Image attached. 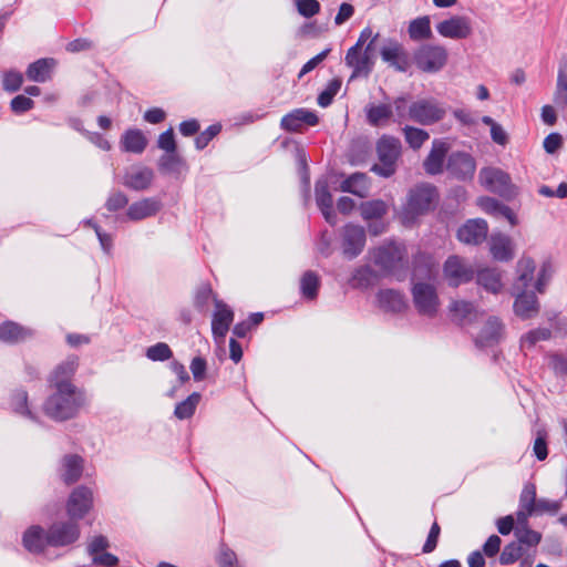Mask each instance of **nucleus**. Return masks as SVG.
Returning a JSON list of instances; mask_svg holds the SVG:
<instances>
[{
	"instance_id": "1",
	"label": "nucleus",
	"mask_w": 567,
	"mask_h": 567,
	"mask_svg": "<svg viewBox=\"0 0 567 567\" xmlns=\"http://www.w3.org/2000/svg\"><path fill=\"white\" fill-rule=\"evenodd\" d=\"M411 274V295L417 312L422 316L434 317L437 313L440 300L434 285L416 280H431L435 277V264L433 258L419 251L413 257Z\"/></svg>"
},
{
	"instance_id": "2",
	"label": "nucleus",
	"mask_w": 567,
	"mask_h": 567,
	"mask_svg": "<svg viewBox=\"0 0 567 567\" xmlns=\"http://www.w3.org/2000/svg\"><path fill=\"white\" fill-rule=\"evenodd\" d=\"M52 392L43 403V412L50 419L62 422L78 415L86 403L85 392L73 383L50 385Z\"/></svg>"
},
{
	"instance_id": "3",
	"label": "nucleus",
	"mask_w": 567,
	"mask_h": 567,
	"mask_svg": "<svg viewBox=\"0 0 567 567\" xmlns=\"http://www.w3.org/2000/svg\"><path fill=\"white\" fill-rule=\"evenodd\" d=\"M372 261L385 275L393 276L398 281L408 276V250L403 244L388 241L370 251Z\"/></svg>"
},
{
	"instance_id": "4",
	"label": "nucleus",
	"mask_w": 567,
	"mask_h": 567,
	"mask_svg": "<svg viewBox=\"0 0 567 567\" xmlns=\"http://www.w3.org/2000/svg\"><path fill=\"white\" fill-rule=\"evenodd\" d=\"M439 199L437 188L430 183H421L410 189L406 203L402 207L404 224L413 223L419 216L427 213Z\"/></svg>"
},
{
	"instance_id": "5",
	"label": "nucleus",
	"mask_w": 567,
	"mask_h": 567,
	"mask_svg": "<svg viewBox=\"0 0 567 567\" xmlns=\"http://www.w3.org/2000/svg\"><path fill=\"white\" fill-rule=\"evenodd\" d=\"M401 153L402 144L398 137L386 134L382 135L377 142L379 163L374 164L371 171L381 177H391L396 172Z\"/></svg>"
},
{
	"instance_id": "6",
	"label": "nucleus",
	"mask_w": 567,
	"mask_h": 567,
	"mask_svg": "<svg viewBox=\"0 0 567 567\" xmlns=\"http://www.w3.org/2000/svg\"><path fill=\"white\" fill-rule=\"evenodd\" d=\"M478 182L487 192L504 199L509 200L517 195V187L512 183L511 175L498 167H482L478 172Z\"/></svg>"
},
{
	"instance_id": "7",
	"label": "nucleus",
	"mask_w": 567,
	"mask_h": 567,
	"mask_svg": "<svg viewBox=\"0 0 567 567\" xmlns=\"http://www.w3.org/2000/svg\"><path fill=\"white\" fill-rule=\"evenodd\" d=\"M447 50L440 44H422L413 54L414 64L425 73H437L447 63Z\"/></svg>"
},
{
	"instance_id": "8",
	"label": "nucleus",
	"mask_w": 567,
	"mask_h": 567,
	"mask_svg": "<svg viewBox=\"0 0 567 567\" xmlns=\"http://www.w3.org/2000/svg\"><path fill=\"white\" fill-rule=\"evenodd\" d=\"M445 109L434 99H419L409 104V120L420 125H433L444 118Z\"/></svg>"
},
{
	"instance_id": "9",
	"label": "nucleus",
	"mask_w": 567,
	"mask_h": 567,
	"mask_svg": "<svg viewBox=\"0 0 567 567\" xmlns=\"http://www.w3.org/2000/svg\"><path fill=\"white\" fill-rule=\"evenodd\" d=\"M477 168L475 157L465 151H453L449 154L445 171L447 175L458 182L468 183L474 179Z\"/></svg>"
},
{
	"instance_id": "10",
	"label": "nucleus",
	"mask_w": 567,
	"mask_h": 567,
	"mask_svg": "<svg viewBox=\"0 0 567 567\" xmlns=\"http://www.w3.org/2000/svg\"><path fill=\"white\" fill-rule=\"evenodd\" d=\"M49 545L53 548L72 546L80 539L81 528L76 519L56 520L49 528Z\"/></svg>"
},
{
	"instance_id": "11",
	"label": "nucleus",
	"mask_w": 567,
	"mask_h": 567,
	"mask_svg": "<svg viewBox=\"0 0 567 567\" xmlns=\"http://www.w3.org/2000/svg\"><path fill=\"white\" fill-rule=\"evenodd\" d=\"M367 233L363 226L348 223L341 231V249L343 256L351 260L357 258L364 249Z\"/></svg>"
},
{
	"instance_id": "12",
	"label": "nucleus",
	"mask_w": 567,
	"mask_h": 567,
	"mask_svg": "<svg viewBox=\"0 0 567 567\" xmlns=\"http://www.w3.org/2000/svg\"><path fill=\"white\" fill-rule=\"evenodd\" d=\"M437 33L447 39L464 40L472 35V20L467 16L454 14L435 25Z\"/></svg>"
},
{
	"instance_id": "13",
	"label": "nucleus",
	"mask_w": 567,
	"mask_h": 567,
	"mask_svg": "<svg viewBox=\"0 0 567 567\" xmlns=\"http://www.w3.org/2000/svg\"><path fill=\"white\" fill-rule=\"evenodd\" d=\"M93 507V492L86 486L75 487L68 501H66V513L71 519H82Z\"/></svg>"
},
{
	"instance_id": "14",
	"label": "nucleus",
	"mask_w": 567,
	"mask_h": 567,
	"mask_svg": "<svg viewBox=\"0 0 567 567\" xmlns=\"http://www.w3.org/2000/svg\"><path fill=\"white\" fill-rule=\"evenodd\" d=\"M443 272L451 287H458L462 284H467L475 275L473 267L456 255L450 256L445 260L443 265Z\"/></svg>"
},
{
	"instance_id": "15",
	"label": "nucleus",
	"mask_w": 567,
	"mask_h": 567,
	"mask_svg": "<svg viewBox=\"0 0 567 567\" xmlns=\"http://www.w3.org/2000/svg\"><path fill=\"white\" fill-rule=\"evenodd\" d=\"M380 55L383 62L399 72H406L410 66L409 54L404 47L395 39L384 40L380 49Z\"/></svg>"
},
{
	"instance_id": "16",
	"label": "nucleus",
	"mask_w": 567,
	"mask_h": 567,
	"mask_svg": "<svg viewBox=\"0 0 567 567\" xmlns=\"http://www.w3.org/2000/svg\"><path fill=\"white\" fill-rule=\"evenodd\" d=\"M449 144L441 138L432 142L431 150L423 161V168L427 175L436 176L445 171V162L449 156Z\"/></svg>"
},
{
	"instance_id": "17",
	"label": "nucleus",
	"mask_w": 567,
	"mask_h": 567,
	"mask_svg": "<svg viewBox=\"0 0 567 567\" xmlns=\"http://www.w3.org/2000/svg\"><path fill=\"white\" fill-rule=\"evenodd\" d=\"M535 289L532 290H511V293L515 297L514 312L517 317L523 320L534 318L539 311V302L535 295Z\"/></svg>"
},
{
	"instance_id": "18",
	"label": "nucleus",
	"mask_w": 567,
	"mask_h": 567,
	"mask_svg": "<svg viewBox=\"0 0 567 567\" xmlns=\"http://www.w3.org/2000/svg\"><path fill=\"white\" fill-rule=\"evenodd\" d=\"M154 181V171L148 166H132L124 173L122 184L132 190L143 192Z\"/></svg>"
},
{
	"instance_id": "19",
	"label": "nucleus",
	"mask_w": 567,
	"mask_h": 567,
	"mask_svg": "<svg viewBox=\"0 0 567 567\" xmlns=\"http://www.w3.org/2000/svg\"><path fill=\"white\" fill-rule=\"evenodd\" d=\"M488 234V225L482 218L468 219L457 229V239L466 245H480Z\"/></svg>"
},
{
	"instance_id": "20",
	"label": "nucleus",
	"mask_w": 567,
	"mask_h": 567,
	"mask_svg": "<svg viewBox=\"0 0 567 567\" xmlns=\"http://www.w3.org/2000/svg\"><path fill=\"white\" fill-rule=\"evenodd\" d=\"M318 122L316 112L300 107L287 113L280 121V127L286 132H299L303 125L315 126Z\"/></svg>"
},
{
	"instance_id": "21",
	"label": "nucleus",
	"mask_w": 567,
	"mask_h": 567,
	"mask_svg": "<svg viewBox=\"0 0 567 567\" xmlns=\"http://www.w3.org/2000/svg\"><path fill=\"white\" fill-rule=\"evenodd\" d=\"M344 62L352 70L351 79L368 78L374 68V61L362 52V48L355 45L348 49Z\"/></svg>"
},
{
	"instance_id": "22",
	"label": "nucleus",
	"mask_w": 567,
	"mask_h": 567,
	"mask_svg": "<svg viewBox=\"0 0 567 567\" xmlns=\"http://www.w3.org/2000/svg\"><path fill=\"white\" fill-rule=\"evenodd\" d=\"M22 545L31 554H43L49 545V533L41 525H32L22 535Z\"/></svg>"
},
{
	"instance_id": "23",
	"label": "nucleus",
	"mask_w": 567,
	"mask_h": 567,
	"mask_svg": "<svg viewBox=\"0 0 567 567\" xmlns=\"http://www.w3.org/2000/svg\"><path fill=\"white\" fill-rule=\"evenodd\" d=\"M536 270V264L530 257L523 256L516 265V279L513 282L511 290H530L534 289V275Z\"/></svg>"
},
{
	"instance_id": "24",
	"label": "nucleus",
	"mask_w": 567,
	"mask_h": 567,
	"mask_svg": "<svg viewBox=\"0 0 567 567\" xmlns=\"http://www.w3.org/2000/svg\"><path fill=\"white\" fill-rule=\"evenodd\" d=\"M215 308L212 319V332L215 338H224L234 321V311L217 298H215Z\"/></svg>"
},
{
	"instance_id": "25",
	"label": "nucleus",
	"mask_w": 567,
	"mask_h": 567,
	"mask_svg": "<svg viewBox=\"0 0 567 567\" xmlns=\"http://www.w3.org/2000/svg\"><path fill=\"white\" fill-rule=\"evenodd\" d=\"M504 334V326L496 317H491L475 338V344L478 348H487L497 344Z\"/></svg>"
},
{
	"instance_id": "26",
	"label": "nucleus",
	"mask_w": 567,
	"mask_h": 567,
	"mask_svg": "<svg viewBox=\"0 0 567 567\" xmlns=\"http://www.w3.org/2000/svg\"><path fill=\"white\" fill-rule=\"evenodd\" d=\"M162 208V203L154 197L143 198L131 204L126 210V218L138 221L155 216Z\"/></svg>"
},
{
	"instance_id": "27",
	"label": "nucleus",
	"mask_w": 567,
	"mask_h": 567,
	"mask_svg": "<svg viewBox=\"0 0 567 567\" xmlns=\"http://www.w3.org/2000/svg\"><path fill=\"white\" fill-rule=\"evenodd\" d=\"M489 251L497 261H508L514 257V244L508 235L494 233L489 237Z\"/></svg>"
},
{
	"instance_id": "28",
	"label": "nucleus",
	"mask_w": 567,
	"mask_h": 567,
	"mask_svg": "<svg viewBox=\"0 0 567 567\" xmlns=\"http://www.w3.org/2000/svg\"><path fill=\"white\" fill-rule=\"evenodd\" d=\"M34 336V330L18 322L7 320L0 324V340L6 343H19Z\"/></svg>"
},
{
	"instance_id": "29",
	"label": "nucleus",
	"mask_w": 567,
	"mask_h": 567,
	"mask_svg": "<svg viewBox=\"0 0 567 567\" xmlns=\"http://www.w3.org/2000/svg\"><path fill=\"white\" fill-rule=\"evenodd\" d=\"M477 206L491 216L506 218L512 226L517 224V217L511 207L501 203L496 198L482 196L477 199Z\"/></svg>"
},
{
	"instance_id": "30",
	"label": "nucleus",
	"mask_w": 567,
	"mask_h": 567,
	"mask_svg": "<svg viewBox=\"0 0 567 567\" xmlns=\"http://www.w3.org/2000/svg\"><path fill=\"white\" fill-rule=\"evenodd\" d=\"M379 307L385 311L398 313L406 309L405 296L395 289H381L377 293Z\"/></svg>"
},
{
	"instance_id": "31",
	"label": "nucleus",
	"mask_w": 567,
	"mask_h": 567,
	"mask_svg": "<svg viewBox=\"0 0 567 567\" xmlns=\"http://www.w3.org/2000/svg\"><path fill=\"white\" fill-rule=\"evenodd\" d=\"M79 368V357L76 354L68 355L52 371L50 377V385H59L60 383H72V377Z\"/></svg>"
},
{
	"instance_id": "32",
	"label": "nucleus",
	"mask_w": 567,
	"mask_h": 567,
	"mask_svg": "<svg viewBox=\"0 0 567 567\" xmlns=\"http://www.w3.org/2000/svg\"><path fill=\"white\" fill-rule=\"evenodd\" d=\"M83 460L76 454L65 455L61 461V478L66 484L75 483L82 475Z\"/></svg>"
},
{
	"instance_id": "33",
	"label": "nucleus",
	"mask_w": 567,
	"mask_h": 567,
	"mask_svg": "<svg viewBox=\"0 0 567 567\" xmlns=\"http://www.w3.org/2000/svg\"><path fill=\"white\" fill-rule=\"evenodd\" d=\"M54 66V59L42 58L29 64L25 75L30 81L43 83L51 78V72Z\"/></svg>"
},
{
	"instance_id": "34",
	"label": "nucleus",
	"mask_w": 567,
	"mask_h": 567,
	"mask_svg": "<svg viewBox=\"0 0 567 567\" xmlns=\"http://www.w3.org/2000/svg\"><path fill=\"white\" fill-rule=\"evenodd\" d=\"M121 145L125 152L142 154L147 146V140L141 130L128 128L122 135Z\"/></svg>"
},
{
	"instance_id": "35",
	"label": "nucleus",
	"mask_w": 567,
	"mask_h": 567,
	"mask_svg": "<svg viewBox=\"0 0 567 567\" xmlns=\"http://www.w3.org/2000/svg\"><path fill=\"white\" fill-rule=\"evenodd\" d=\"M340 188L358 197H365L369 190L368 176L364 173H353L341 182Z\"/></svg>"
},
{
	"instance_id": "36",
	"label": "nucleus",
	"mask_w": 567,
	"mask_h": 567,
	"mask_svg": "<svg viewBox=\"0 0 567 567\" xmlns=\"http://www.w3.org/2000/svg\"><path fill=\"white\" fill-rule=\"evenodd\" d=\"M379 281V274L369 265L357 268L351 278L350 285L358 289H368Z\"/></svg>"
},
{
	"instance_id": "37",
	"label": "nucleus",
	"mask_w": 567,
	"mask_h": 567,
	"mask_svg": "<svg viewBox=\"0 0 567 567\" xmlns=\"http://www.w3.org/2000/svg\"><path fill=\"white\" fill-rule=\"evenodd\" d=\"M553 103L560 111L567 110V62L561 63L558 68Z\"/></svg>"
},
{
	"instance_id": "38",
	"label": "nucleus",
	"mask_w": 567,
	"mask_h": 567,
	"mask_svg": "<svg viewBox=\"0 0 567 567\" xmlns=\"http://www.w3.org/2000/svg\"><path fill=\"white\" fill-rule=\"evenodd\" d=\"M476 281L485 290L497 293L502 290V274L496 268H483L477 271Z\"/></svg>"
},
{
	"instance_id": "39",
	"label": "nucleus",
	"mask_w": 567,
	"mask_h": 567,
	"mask_svg": "<svg viewBox=\"0 0 567 567\" xmlns=\"http://www.w3.org/2000/svg\"><path fill=\"white\" fill-rule=\"evenodd\" d=\"M11 410L33 422H39L38 416L29 409L28 405V393L23 389H17L12 392L10 398Z\"/></svg>"
},
{
	"instance_id": "40",
	"label": "nucleus",
	"mask_w": 567,
	"mask_h": 567,
	"mask_svg": "<svg viewBox=\"0 0 567 567\" xmlns=\"http://www.w3.org/2000/svg\"><path fill=\"white\" fill-rule=\"evenodd\" d=\"M389 213L388 204L382 199H372L361 203L360 214L363 220L383 219Z\"/></svg>"
},
{
	"instance_id": "41",
	"label": "nucleus",
	"mask_w": 567,
	"mask_h": 567,
	"mask_svg": "<svg viewBox=\"0 0 567 567\" xmlns=\"http://www.w3.org/2000/svg\"><path fill=\"white\" fill-rule=\"evenodd\" d=\"M392 114L390 104H370L365 107L367 121L372 126H381L391 118Z\"/></svg>"
},
{
	"instance_id": "42",
	"label": "nucleus",
	"mask_w": 567,
	"mask_h": 567,
	"mask_svg": "<svg viewBox=\"0 0 567 567\" xmlns=\"http://www.w3.org/2000/svg\"><path fill=\"white\" fill-rule=\"evenodd\" d=\"M408 33L413 41L430 39L432 37L430 17L423 16L412 20L409 24Z\"/></svg>"
},
{
	"instance_id": "43",
	"label": "nucleus",
	"mask_w": 567,
	"mask_h": 567,
	"mask_svg": "<svg viewBox=\"0 0 567 567\" xmlns=\"http://www.w3.org/2000/svg\"><path fill=\"white\" fill-rule=\"evenodd\" d=\"M450 311L453 320L457 321L460 324L472 321L476 316L475 306L464 300L453 301L450 306Z\"/></svg>"
},
{
	"instance_id": "44",
	"label": "nucleus",
	"mask_w": 567,
	"mask_h": 567,
	"mask_svg": "<svg viewBox=\"0 0 567 567\" xmlns=\"http://www.w3.org/2000/svg\"><path fill=\"white\" fill-rule=\"evenodd\" d=\"M157 166L164 174H175L179 173L182 167L185 166V161L178 152L164 153L158 158Z\"/></svg>"
},
{
	"instance_id": "45",
	"label": "nucleus",
	"mask_w": 567,
	"mask_h": 567,
	"mask_svg": "<svg viewBox=\"0 0 567 567\" xmlns=\"http://www.w3.org/2000/svg\"><path fill=\"white\" fill-rule=\"evenodd\" d=\"M320 286L319 276L312 271H306L300 280V292L307 300H313L318 296V289Z\"/></svg>"
},
{
	"instance_id": "46",
	"label": "nucleus",
	"mask_w": 567,
	"mask_h": 567,
	"mask_svg": "<svg viewBox=\"0 0 567 567\" xmlns=\"http://www.w3.org/2000/svg\"><path fill=\"white\" fill-rule=\"evenodd\" d=\"M202 399L200 393L193 392L182 402H178L174 410V415L179 420H186L194 415L197 405Z\"/></svg>"
},
{
	"instance_id": "47",
	"label": "nucleus",
	"mask_w": 567,
	"mask_h": 567,
	"mask_svg": "<svg viewBox=\"0 0 567 567\" xmlns=\"http://www.w3.org/2000/svg\"><path fill=\"white\" fill-rule=\"evenodd\" d=\"M405 142L413 150H419L430 138V134L423 130L411 125L402 128Z\"/></svg>"
},
{
	"instance_id": "48",
	"label": "nucleus",
	"mask_w": 567,
	"mask_h": 567,
	"mask_svg": "<svg viewBox=\"0 0 567 567\" xmlns=\"http://www.w3.org/2000/svg\"><path fill=\"white\" fill-rule=\"evenodd\" d=\"M216 296L213 292L212 286L208 282L200 284L194 296V306L199 312H205L208 308L210 299L215 300Z\"/></svg>"
},
{
	"instance_id": "49",
	"label": "nucleus",
	"mask_w": 567,
	"mask_h": 567,
	"mask_svg": "<svg viewBox=\"0 0 567 567\" xmlns=\"http://www.w3.org/2000/svg\"><path fill=\"white\" fill-rule=\"evenodd\" d=\"M316 203L318 208H331L333 206L332 195L326 179H319L315 185Z\"/></svg>"
},
{
	"instance_id": "50",
	"label": "nucleus",
	"mask_w": 567,
	"mask_h": 567,
	"mask_svg": "<svg viewBox=\"0 0 567 567\" xmlns=\"http://www.w3.org/2000/svg\"><path fill=\"white\" fill-rule=\"evenodd\" d=\"M523 555V547L517 542H511L503 548L499 555V564L503 566L513 565L520 559Z\"/></svg>"
},
{
	"instance_id": "51",
	"label": "nucleus",
	"mask_w": 567,
	"mask_h": 567,
	"mask_svg": "<svg viewBox=\"0 0 567 567\" xmlns=\"http://www.w3.org/2000/svg\"><path fill=\"white\" fill-rule=\"evenodd\" d=\"M551 337V330L548 328H536L529 330L520 338L522 348H533L537 342L549 340Z\"/></svg>"
},
{
	"instance_id": "52",
	"label": "nucleus",
	"mask_w": 567,
	"mask_h": 567,
	"mask_svg": "<svg viewBox=\"0 0 567 567\" xmlns=\"http://www.w3.org/2000/svg\"><path fill=\"white\" fill-rule=\"evenodd\" d=\"M146 358L153 362H164L173 358V351L165 342H157L146 349Z\"/></svg>"
},
{
	"instance_id": "53",
	"label": "nucleus",
	"mask_w": 567,
	"mask_h": 567,
	"mask_svg": "<svg viewBox=\"0 0 567 567\" xmlns=\"http://www.w3.org/2000/svg\"><path fill=\"white\" fill-rule=\"evenodd\" d=\"M341 87V81L339 79H332L327 84L326 89L318 95L317 102L321 107H328L333 97L338 94Z\"/></svg>"
},
{
	"instance_id": "54",
	"label": "nucleus",
	"mask_w": 567,
	"mask_h": 567,
	"mask_svg": "<svg viewBox=\"0 0 567 567\" xmlns=\"http://www.w3.org/2000/svg\"><path fill=\"white\" fill-rule=\"evenodd\" d=\"M536 507V489L534 485L525 486L519 496L518 508L527 509V514H534Z\"/></svg>"
},
{
	"instance_id": "55",
	"label": "nucleus",
	"mask_w": 567,
	"mask_h": 567,
	"mask_svg": "<svg viewBox=\"0 0 567 567\" xmlns=\"http://www.w3.org/2000/svg\"><path fill=\"white\" fill-rule=\"evenodd\" d=\"M221 131V125L219 123H215L209 125L204 132L199 133L195 137V146L197 150H204L209 142L217 136Z\"/></svg>"
},
{
	"instance_id": "56",
	"label": "nucleus",
	"mask_w": 567,
	"mask_h": 567,
	"mask_svg": "<svg viewBox=\"0 0 567 567\" xmlns=\"http://www.w3.org/2000/svg\"><path fill=\"white\" fill-rule=\"evenodd\" d=\"M110 547L109 539L103 535L93 536L86 545V553L92 558L94 555L106 551Z\"/></svg>"
},
{
	"instance_id": "57",
	"label": "nucleus",
	"mask_w": 567,
	"mask_h": 567,
	"mask_svg": "<svg viewBox=\"0 0 567 567\" xmlns=\"http://www.w3.org/2000/svg\"><path fill=\"white\" fill-rule=\"evenodd\" d=\"M157 147L163 150L164 153L177 152V144L174 136V130L172 127L159 134Z\"/></svg>"
},
{
	"instance_id": "58",
	"label": "nucleus",
	"mask_w": 567,
	"mask_h": 567,
	"mask_svg": "<svg viewBox=\"0 0 567 567\" xmlns=\"http://www.w3.org/2000/svg\"><path fill=\"white\" fill-rule=\"evenodd\" d=\"M128 204V197L122 192H112L106 202L105 207L109 212L114 213L124 208Z\"/></svg>"
},
{
	"instance_id": "59",
	"label": "nucleus",
	"mask_w": 567,
	"mask_h": 567,
	"mask_svg": "<svg viewBox=\"0 0 567 567\" xmlns=\"http://www.w3.org/2000/svg\"><path fill=\"white\" fill-rule=\"evenodd\" d=\"M23 83V76L20 72L9 71L3 75L2 85L3 89L8 92H17L20 90Z\"/></svg>"
},
{
	"instance_id": "60",
	"label": "nucleus",
	"mask_w": 567,
	"mask_h": 567,
	"mask_svg": "<svg viewBox=\"0 0 567 567\" xmlns=\"http://www.w3.org/2000/svg\"><path fill=\"white\" fill-rule=\"evenodd\" d=\"M516 535L518 537L519 544H525L528 546H537L542 539V535L538 532L530 529L529 527L518 529Z\"/></svg>"
},
{
	"instance_id": "61",
	"label": "nucleus",
	"mask_w": 567,
	"mask_h": 567,
	"mask_svg": "<svg viewBox=\"0 0 567 567\" xmlns=\"http://www.w3.org/2000/svg\"><path fill=\"white\" fill-rule=\"evenodd\" d=\"M534 455L538 461H544L548 456V447H547V434L546 432L539 431L537 433V437L535 439L533 446Z\"/></svg>"
},
{
	"instance_id": "62",
	"label": "nucleus",
	"mask_w": 567,
	"mask_h": 567,
	"mask_svg": "<svg viewBox=\"0 0 567 567\" xmlns=\"http://www.w3.org/2000/svg\"><path fill=\"white\" fill-rule=\"evenodd\" d=\"M297 10L305 18H311L320 11L318 0H297Z\"/></svg>"
},
{
	"instance_id": "63",
	"label": "nucleus",
	"mask_w": 567,
	"mask_h": 567,
	"mask_svg": "<svg viewBox=\"0 0 567 567\" xmlns=\"http://www.w3.org/2000/svg\"><path fill=\"white\" fill-rule=\"evenodd\" d=\"M34 102L25 95H17L10 102V107L13 113L22 114L33 109Z\"/></svg>"
},
{
	"instance_id": "64",
	"label": "nucleus",
	"mask_w": 567,
	"mask_h": 567,
	"mask_svg": "<svg viewBox=\"0 0 567 567\" xmlns=\"http://www.w3.org/2000/svg\"><path fill=\"white\" fill-rule=\"evenodd\" d=\"M549 365L555 374L567 378V357L560 353L549 354Z\"/></svg>"
}]
</instances>
